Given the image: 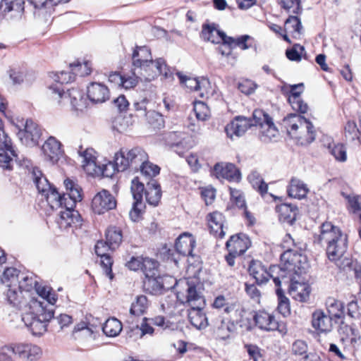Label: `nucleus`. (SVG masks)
<instances>
[{
	"instance_id": "nucleus-1",
	"label": "nucleus",
	"mask_w": 361,
	"mask_h": 361,
	"mask_svg": "<svg viewBox=\"0 0 361 361\" xmlns=\"http://www.w3.org/2000/svg\"><path fill=\"white\" fill-rule=\"evenodd\" d=\"M314 243L325 247L328 259L337 263L341 269L349 268L351 259H341L348 248V236L341 229L330 221L324 222L320 226V233L314 236Z\"/></svg>"
},
{
	"instance_id": "nucleus-2",
	"label": "nucleus",
	"mask_w": 361,
	"mask_h": 361,
	"mask_svg": "<svg viewBox=\"0 0 361 361\" xmlns=\"http://www.w3.org/2000/svg\"><path fill=\"white\" fill-rule=\"evenodd\" d=\"M22 321L34 336H40L47 330V325L54 317L53 308H49L44 302L31 298L22 308Z\"/></svg>"
},
{
	"instance_id": "nucleus-3",
	"label": "nucleus",
	"mask_w": 361,
	"mask_h": 361,
	"mask_svg": "<svg viewBox=\"0 0 361 361\" xmlns=\"http://www.w3.org/2000/svg\"><path fill=\"white\" fill-rule=\"evenodd\" d=\"M290 257L289 264L293 267L283 278H281V283L288 286L289 293L295 300L304 302L309 298L310 288L307 283L300 281V276L306 273L309 264L302 255H293Z\"/></svg>"
},
{
	"instance_id": "nucleus-4",
	"label": "nucleus",
	"mask_w": 361,
	"mask_h": 361,
	"mask_svg": "<svg viewBox=\"0 0 361 361\" xmlns=\"http://www.w3.org/2000/svg\"><path fill=\"white\" fill-rule=\"evenodd\" d=\"M293 254L290 252H283L281 255V264L272 265L269 270L259 260H252L248 267L250 275L255 280L258 285L266 283L271 278L276 286H281V278H283L286 273L290 271L293 267L290 265V260Z\"/></svg>"
},
{
	"instance_id": "nucleus-5",
	"label": "nucleus",
	"mask_w": 361,
	"mask_h": 361,
	"mask_svg": "<svg viewBox=\"0 0 361 361\" xmlns=\"http://www.w3.org/2000/svg\"><path fill=\"white\" fill-rule=\"evenodd\" d=\"M282 125L287 133L301 145H309L315 140L314 126L303 116L290 114L283 119Z\"/></svg>"
},
{
	"instance_id": "nucleus-6",
	"label": "nucleus",
	"mask_w": 361,
	"mask_h": 361,
	"mask_svg": "<svg viewBox=\"0 0 361 361\" xmlns=\"http://www.w3.org/2000/svg\"><path fill=\"white\" fill-rule=\"evenodd\" d=\"M148 159V155L141 147H134L131 149L122 148L115 154L114 163H109L105 166L103 175L111 176L112 174L107 173V168L111 167L114 171H123L128 168L137 170Z\"/></svg>"
},
{
	"instance_id": "nucleus-7",
	"label": "nucleus",
	"mask_w": 361,
	"mask_h": 361,
	"mask_svg": "<svg viewBox=\"0 0 361 361\" xmlns=\"http://www.w3.org/2000/svg\"><path fill=\"white\" fill-rule=\"evenodd\" d=\"M343 307L340 301L334 300L328 306V314L321 310L312 314V326L319 334H326L333 329V320L343 317Z\"/></svg>"
},
{
	"instance_id": "nucleus-8",
	"label": "nucleus",
	"mask_w": 361,
	"mask_h": 361,
	"mask_svg": "<svg viewBox=\"0 0 361 361\" xmlns=\"http://www.w3.org/2000/svg\"><path fill=\"white\" fill-rule=\"evenodd\" d=\"M22 272L14 267L6 268L1 277V281L5 284L8 288L6 292V298L8 302L13 307L17 308H22L26 305V299L22 293L18 291V285Z\"/></svg>"
},
{
	"instance_id": "nucleus-9",
	"label": "nucleus",
	"mask_w": 361,
	"mask_h": 361,
	"mask_svg": "<svg viewBox=\"0 0 361 361\" xmlns=\"http://www.w3.org/2000/svg\"><path fill=\"white\" fill-rule=\"evenodd\" d=\"M255 126H259V137L263 142L276 140L279 136V130L273 123L272 118L260 109L253 111Z\"/></svg>"
},
{
	"instance_id": "nucleus-10",
	"label": "nucleus",
	"mask_w": 361,
	"mask_h": 361,
	"mask_svg": "<svg viewBox=\"0 0 361 361\" xmlns=\"http://www.w3.org/2000/svg\"><path fill=\"white\" fill-rule=\"evenodd\" d=\"M48 90L52 98L57 100L59 103L69 102L71 106L76 110H78L85 105L83 94L77 88H72L67 92H64L57 85H49Z\"/></svg>"
},
{
	"instance_id": "nucleus-11",
	"label": "nucleus",
	"mask_w": 361,
	"mask_h": 361,
	"mask_svg": "<svg viewBox=\"0 0 361 361\" xmlns=\"http://www.w3.org/2000/svg\"><path fill=\"white\" fill-rule=\"evenodd\" d=\"M224 312L228 314L229 319L233 324L246 329L250 328L251 314L240 304L231 303L229 305H226Z\"/></svg>"
},
{
	"instance_id": "nucleus-12",
	"label": "nucleus",
	"mask_w": 361,
	"mask_h": 361,
	"mask_svg": "<svg viewBox=\"0 0 361 361\" xmlns=\"http://www.w3.org/2000/svg\"><path fill=\"white\" fill-rule=\"evenodd\" d=\"M169 281L176 282L175 279L169 276H161L157 274L154 276L145 278L143 287L146 292L152 295H159L163 293L164 290L173 288V285L170 284Z\"/></svg>"
},
{
	"instance_id": "nucleus-13",
	"label": "nucleus",
	"mask_w": 361,
	"mask_h": 361,
	"mask_svg": "<svg viewBox=\"0 0 361 361\" xmlns=\"http://www.w3.org/2000/svg\"><path fill=\"white\" fill-rule=\"evenodd\" d=\"M131 192L134 199L133 208L130 212V217L133 221H139L144 207L142 202L143 192L145 190L144 184L140 183L138 178L133 179L131 183Z\"/></svg>"
},
{
	"instance_id": "nucleus-14",
	"label": "nucleus",
	"mask_w": 361,
	"mask_h": 361,
	"mask_svg": "<svg viewBox=\"0 0 361 361\" xmlns=\"http://www.w3.org/2000/svg\"><path fill=\"white\" fill-rule=\"evenodd\" d=\"M15 355L21 361H38L42 355V350L31 343H14Z\"/></svg>"
},
{
	"instance_id": "nucleus-15",
	"label": "nucleus",
	"mask_w": 361,
	"mask_h": 361,
	"mask_svg": "<svg viewBox=\"0 0 361 361\" xmlns=\"http://www.w3.org/2000/svg\"><path fill=\"white\" fill-rule=\"evenodd\" d=\"M116 206L114 197L106 190H102L94 195L92 200V209L98 214L113 209Z\"/></svg>"
},
{
	"instance_id": "nucleus-16",
	"label": "nucleus",
	"mask_w": 361,
	"mask_h": 361,
	"mask_svg": "<svg viewBox=\"0 0 361 361\" xmlns=\"http://www.w3.org/2000/svg\"><path fill=\"white\" fill-rule=\"evenodd\" d=\"M255 126L252 118L244 116H237L225 127V131L228 137L233 140L242 136L251 126Z\"/></svg>"
},
{
	"instance_id": "nucleus-17",
	"label": "nucleus",
	"mask_w": 361,
	"mask_h": 361,
	"mask_svg": "<svg viewBox=\"0 0 361 361\" xmlns=\"http://www.w3.org/2000/svg\"><path fill=\"white\" fill-rule=\"evenodd\" d=\"M147 66H142L140 68V75H142L145 80H152L158 75H163L165 78L168 77V68L162 59H157L156 61L151 60L149 63H146Z\"/></svg>"
},
{
	"instance_id": "nucleus-18",
	"label": "nucleus",
	"mask_w": 361,
	"mask_h": 361,
	"mask_svg": "<svg viewBox=\"0 0 361 361\" xmlns=\"http://www.w3.org/2000/svg\"><path fill=\"white\" fill-rule=\"evenodd\" d=\"M61 147V143L58 140L50 136L42 147L45 159L53 164H56L63 154Z\"/></svg>"
},
{
	"instance_id": "nucleus-19",
	"label": "nucleus",
	"mask_w": 361,
	"mask_h": 361,
	"mask_svg": "<svg viewBox=\"0 0 361 361\" xmlns=\"http://www.w3.org/2000/svg\"><path fill=\"white\" fill-rule=\"evenodd\" d=\"M82 219L76 210L64 209L61 211L56 219L59 227L62 230L78 228L82 226Z\"/></svg>"
},
{
	"instance_id": "nucleus-20",
	"label": "nucleus",
	"mask_w": 361,
	"mask_h": 361,
	"mask_svg": "<svg viewBox=\"0 0 361 361\" xmlns=\"http://www.w3.org/2000/svg\"><path fill=\"white\" fill-rule=\"evenodd\" d=\"M0 142V167L11 170L13 165V157L17 155L13 149L12 142L8 136L1 139Z\"/></svg>"
},
{
	"instance_id": "nucleus-21",
	"label": "nucleus",
	"mask_w": 361,
	"mask_h": 361,
	"mask_svg": "<svg viewBox=\"0 0 361 361\" xmlns=\"http://www.w3.org/2000/svg\"><path fill=\"white\" fill-rule=\"evenodd\" d=\"M149 101L146 97L135 101L133 106L136 111L140 113V116H147L150 124L155 128H161L164 126V118L161 114L155 111H147V105Z\"/></svg>"
},
{
	"instance_id": "nucleus-22",
	"label": "nucleus",
	"mask_w": 361,
	"mask_h": 361,
	"mask_svg": "<svg viewBox=\"0 0 361 361\" xmlns=\"http://www.w3.org/2000/svg\"><path fill=\"white\" fill-rule=\"evenodd\" d=\"M176 75L180 80V84L185 86L190 90L199 91L200 97H204L205 94H207V89L209 86L208 79L188 77L183 75L181 72H177Z\"/></svg>"
},
{
	"instance_id": "nucleus-23",
	"label": "nucleus",
	"mask_w": 361,
	"mask_h": 361,
	"mask_svg": "<svg viewBox=\"0 0 361 361\" xmlns=\"http://www.w3.org/2000/svg\"><path fill=\"white\" fill-rule=\"evenodd\" d=\"M288 94V101L292 109L300 114H305L308 110V105L300 97L303 92V84L300 83L290 86Z\"/></svg>"
},
{
	"instance_id": "nucleus-24",
	"label": "nucleus",
	"mask_w": 361,
	"mask_h": 361,
	"mask_svg": "<svg viewBox=\"0 0 361 361\" xmlns=\"http://www.w3.org/2000/svg\"><path fill=\"white\" fill-rule=\"evenodd\" d=\"M200 37L204 41L213 44H219L222 42L224 45H226V41L228 36L224 32L219 30L215 23H211L202 25Z\"/></svg>"
},
{
	"instance_id": "nucleus-25",
	"label": "nucleus",
	"mask_w": 361,
	"mask_h": 361,
	"mask_svg": "<svg viewBox=\"0 0 361 361\" xmlns=\"http://www.w3.org/2000/svg\"><path fill=\"white\" fill-rule=\"evenodd\" d=\"M214 174L217 178L229 181H239L240 173L236 166L231 163H218L214 166Z\"/></svg>"
},
{
	"instance_id": "nucleus-26",
	"label": "nucleus",
	"mask_w": 361,
	"mask_h": 361,
	"mask_svg": "<svg viewBox=\"0 0 361 361\" xmlns=\"http://www.w3.org/2000/svg\"><path fill=\"white\" fill-rule=\"evenodd\" d=\"M250 245L249 238L245 234L240 233L231 236L226 243V247L228 252L241 255L245 252Z\"/></svg>"
},
{
	"instance_id": "nucleus-27",
	"label": "nucleus",
	"mask_w": 361,
	"mask_h": 361,
	"mask_svg": "<svg viewBox=\"0 0 361 361\" xmlns=\"http://www.w3.org/2000/svg\"><path fill=\"white\" fill-rule=\"evenodd\" d=\"M188 286L186 290L185 300L183 302L184 305L190 308L204 307L205 300L201 292L197 290L195 285L190 284L189 281H185Z\"/></svg>"
},
{
	"instance_id": "nucleus-28",
	"label": "nucleus",
	"mask_w": 361,
	"mask_h": 361,
	"mask_svg": "<svg viewBox=\"0 0 361 361\" xmlns=\"http://www.w3.org/2000/svg\"><path fill=\"white\" fill-rule=\"evenodd\" d=\"M87 97L92 103H103L109 98L106 86L99 82H92L87 87Z\"/></svg>"
},
{
	"instance_id": "nucleus-29",
	"label": "nucleus",
	"mask_w": 361,
	"mask_h": 361,
	"mask_svg": "<svg viewBox=\"0 0 361 361\" xmlns=\"http://www.w3.org/2000/svg\"><path fill=\"white\" fill-rule=\"evenodd\" d=\"M195 243V239L191 234L184 233L176 239L175 247L176 251L183 256H193L192 251Z\"/></svg>"
},
{
	"instance_id": "nucleus-30",
	"label": "nucleus",
	"mask_w": 361,
	"mask_h": 361,
	"mask_svg": "<svg viewBox=\"0 0 361 361\" xmlns=\"http://www.w3.org/2000/svg\"><path fill=\"white\" fill-rule=\"evenodd\" d=\"M210 233L216 238H223L225 235L224 224L225 221L224 215L219 212H214L207 217Z\"/></svg>"
},
{
	"instance_id": "nucleus-31",
	"label": "nucleus",
	"mask_w": 361,
	"mask_h": 361,
	"mask_svg": "<svg viewBox=\"0 0 361 361\" xmlns=\"http://www.w3.org/2000/svg\"><path fill=\"white\" fill-rule=\"evenodd\" d=\"M256 325L265 331H275L278 329L279 324L275 317L265 311H259L254 316Z\"/></svg>"
},
{
	"instance_id": "nucleus-32",
	"label": "nucleus",
	"mask_w": 361,
	"mask_h": 361,
	"mask_svg": "<svg viewBox=\"0 0 361 361\" xmlns=\"http://www.w3.org/2000/svg\"><path fill=\"white\" fill-rule=\"evenodd\" d=\"M19 276L20 279L17 287L18 291H20L22 295L25 296L26 301L28 302L32 298L28 293L35 288L38 282L36 276L32 274L22 272L21 276Z\"/></svg>"
},
{
	"instance_id": "nucleus-33",
	"label": "nucleus",
	"mask_w": 361,
	"mask_h": 361,
	"mask_svg": "<svg viewBox=\"0 0 361 361\" xmlns=\"http://www.w3.org/2000/svg\"><path fill=\"white\" fill-rule=\"evenodd\" d=\"M204 307H193L188 310V319L190 324L197 329H205L209 323L203 311Z\"/></svg>"
},
{
	"instance_id": "nucleus-34",
	"label": "nucleus",
	"mask_w": 361,
	"mask_h": 361,
	"mask_svg": "<svg viewBox=\"0 0 361 361\" xmlns=\"http://www.w3.org/2000/svg\"><path fill=\"white\" fill-rule=\"evenodd\" d=\"M161 197V186L156 180L152 179L147 183L145 198L147 202L153 206H157Z\"/></svg>"
},
{
	"instance_id": "nucleus-35",
	"label": "nucleus",
	"mask_w": 361,
	"mask_h": 361,
	"mask_svg": "<svg viewBox=\"0 0 361 361\" xmlns=\"http://www.w3.org/2000/svg\"><path fill=\"white\" fill-rule=\"evenodd\" d=\"M94 153V152L92 149H87L80 153V156L82 159V166L86 173L90 175H94L98 172L96 164V157Z\"/></svg>"
},
{
	"instance_id": "nucleus-36",
	"label": "nucleus",
	"mask_w": 361,
	"mask_h": 361,
	"mask_svg": "<svg viewBox=\"0 0 361 361\" xmlns=\"http://www.w3.org/2000/svg\"><path fill=\"white\" fill-rule=\"evenodd\" d=\"M308 192L307 185L302 180L297 178L291 179L288 188V194L290 197L301 200L307 196Z\"/></svg>"
},
{
	"instance_id": "nucleus-37",
	"label": "nucleus",
	"mask_w": 361,
	"mask_h": 361,
	"mask_svg": "<svg viewBox=\"0 0 361 361\" xmlns=\"http://www.w3.org/2000/svg\"><path fill=\"white\" fill-rule=\"evenodd\" d=\"M41 136V130L32 120H27L24 128V137L29 140L27 144L35 145Z\"/></svg>"
},
{
	"instance_id": "nucleus-38",
	"label": "nucleus",
	"mask_w": 361,
	"mask_h": 361,
	"mask_svg": "<svg viewBox=\"0 0 361 361\" xmlns=\"http://www.w3.org/2000/svg\"><path fill=\"white\" fill-rule=\"evenodd\" d=\"M133 64L137 68L147 66L146 63L152 60L151 51L147 47H139L134 50L133 54Z\"/></svg>"
},
{
	"instance_id": "nucleus-39",
	"label": "nucleus",
	"mask_w": 361,
	"mask_h": 361,
	"mask_svg": "<svg viewBox=\"0 0 361 361\" xmlns=\"http://www.w3.org/2000/svg\"><path fill=\"white\" fill-rule=\"evenodd\" d=\"M149 320L147 318H143L142 322L140 326L135 325V326L130 327L128 331V337L132 338L134 340L142 338L146 334L152 335L154 333V329L152 326V324L148 323Z\"/></svg>"
},
{
	"instance_id": "nucleus-40",
	"label": "nucleus",
	"mask_w": 361,
	"mask_h": 361,
	"mask_svg": "<svg viewBox=\"0 0 361 361\" xmlns=\"http://www.w3.org/2000/svg\"><path fill=\"white\" fill-rule=\"evenodd\" d=\"M35 289L37 295L42 299L37 300L44 302L49 308H52L51 305H54L57 300V295L52 291V289L50 287L39 285V283L35 286Z\"/></svg>"
},
{
	"instance_id": "nucleus-41",
	"label": "nucleus",
	"mask_w": 361,
	"mask_h": 361,
	"mask_svg": "<svg viewBox=\"0 0 361 361\" xmlns=\"http://www.w3.org/2000/svg\"><path fill=\"white\" fill-rule=\"evenodd\" d=\"M121 229L116 226H109L106 231V241L109 244L111 250L117 248L122 242Z\"/></svg>"
},
{
	"instance_id": "nucleus-42",
	"label": "nucleus",
	"mask_w": 361,
	"mask_h": 361,
	"mask_svg": "<svg viewBox=\"0 0 361 361\" xmlns=\"http://www.w3.org/2000/svg\"><path fill=\"white\" fill-rule=\"evenodd\" d=\"M253 42L254 39L250 35H245L236 38L228 37L226 44L230 49L238 47L243 50H245L252 47Z\"/></svg>"
},
{
	"instance_id": "nucleus-43",
	"label": "nucleus",
	"mask_w": 361,
	"mask_h": 361,
	"mask_svg": "<svg viewBox=\"0 0 361 361\" xmlns=\"http://www.w3.org/2000/svg\"><path fill=\"white\" fill-rule=\"evenodd\" d=\"M32 176L38 192L42 195L44 194L45 192H47L52 187L47 178L43 176L42 171L37 168L33 169Z\"/></svg>"
},
{
	"instance_id": "nucleus-44",
	"label": "nucleus",
	"mask_w": 361,
	"mask_h": 361,
	"mask_svg": "<svg viewBox=\"0 0 361 361\" xmlns=\"http://www.w3.org/2000/svg\"><path fill=\"white\" fill-rule=\"evenodd\" d=\"M247 179L252 188L255 189L262 197H264L268 190V185L257 171H252L247 177Z\"/></svg>"
},
{
	"instance_id": "nucleus-45",
	"label": "nucleus",
	"mask_w": 361,
	"mask_h": 361,
	"mask_svg": "<svg viewBox=\"0 0 361 361\" xmlns=\"http://www.w3.org/2000/svg\"><path fill=\"white\" fill-rule=\"evenodd\" d=\"M122 330L121 322L116 318L108 319L102 326V331L109 337L117 336Z\"/></svg>"
},
{
	"instance_id": "nucleus-46",
	"label": "nucleus",
	"mask_w": 361,
	"mask_h": 361,
	"mask_svg": "<svg viewBox=\"0 0 361 361\" xmlns=\"http://www.w3.org/2000/svg\"><path fill=\"white\" fill-rule=\"evenodd\" d=\"M45 197L48 204L51 208L59 207L63 200L68 199L66 195H61L54 187H51L42 195Z\"/></svg>"
},
{
	"instance_id": "nucleus-47",
	"label": "nucleus",
	"mask_w": 361,
	"mask_h": 361,
	"mask_svg": "<svg viewBox=\"0 0 361 361\" xmlns=\"http://www.w3.org/2000/svg\"><path fill=\"white\" fill-rule=\"evenodd\" d=\"M280 221L292 224L295 219V208L287 204H283L276 207Z\"/></svg>"
},
{
	"instance_id": "nucleus-48",
	"label": "nucleus",
	"mask_w": 361,
	"mask_h": 361,
	"mask_svg": "<svg viewBox=\"0 0 361 361\" xmlns=\"http://www.w3.org/2000/svg\"><path fill=\"white\" fill-rule=\"evenodd\" d=\"M276 293L278 298V311L283 316L286 317L290 313V302L288 298L284 295L281 286H276Z\"/></svg>"
},
{
	"instance_id": "nucleus-49",
	"label": "nucleus",
	"mask_w": 361,
	"mask_h": 361,
	"mask_svg": "<svg viewBox=\"0 0 361 361\" xmlns=\"http://www.w3.org/2000/svg\"><path fill=\"white\" fill-rule=\"evenodd\" d=\"M49 76L56 82L54 85H59L61 89H62L61 85L63 84L71 82L75 78L74 72L71 69L69 71H63L59 73H52Z\"/></svg>"
},
{
	"instance_id": "nucleus-50",
	"label": "nucleus",
	"mask_w": 361,
	"mask_h": 361,
	"mask_svg": "<svg viewBox=\"0 0 361 361\" xmlns=\"http://www.w3.org/2000/svg\"><path fill=\"white\" fill-rule=\"evenodd\" d=\"M64 185L67 192L65 194L68 199H72L80 202L82 200L80 188L70 179L64 180Z\"/></svg>"
},
{
	"instance_id": "nucleus-51",
	"label": "nucleus",
	"mask_w": 361,
	"mask_h": 361,
	"mask_svg": "<svg viewBox=\"0 0 361 361\" xmlns=\"http://www.w3.org/2000/svg\"><path fill=\"white\" fill-rule=\"evenodd\" d=\"M147 307L148 300L147 297L145 295L137 296L136 301L131 305L130 313L135 316L141 315L146 311Z\"/></svg>"
},
{
	"instance_id": "nucleus-52",
	"label": "nucleus",
	"mask_w": 361,
	"mask_h": 361,
	"mask_svg": "<svg viewBox=\"0 0 361 361\" xmlns=\"http://www.w3.org/2000/svg\"><path fill=\"white\" fill-rule=\"evenodd\" d=\"M139 169L142 175L146 178H149V180H152L153 177L157 176L160 172V167L149 161L148 159H147Z\"/></svg>"
},
{
	"instance_id": "nucleus-53",
	"label": "nucleus",
	"mask_w": 361,
	"mask_h": 361,
	"mask_svg": "<svg viewBox=\"0 0 361 361\" xmlns=\"http://www.w3.org/2000/svg\"><path fill=\"white\" fill-rule=\"evenodd\" d=\"M279 4L286 11L298 14L302 11L301 0H277Z\"/></svg>"
},
{
	"instance_id": "nucleus-54",
	"label": "nucleus",
	"mask_w": 361,
	"mask_h": 361,
	"mask_svg": "<svg viewBox=\"0 0 361 361\" xmlns=\"http://www.w3.org/2000/svg\"><path fill=\"white\" fill-rule=\"evenodd\" d=\"M342 195L347 200V207L350 212L355 214L361 211V195H347L344 192L342 193Z\"/></svg>"
},
{
	"instance_id": "nucleus-55",
	"label": "nucleus",
	"mask_w": 361,
	"mask_h": 361,
	"mask_svg": "<svg viewBox=\"0 0 361 361\" xmlns=\"http://www.w3.org/2000/svg\"><path fill=\"white\" fill-rule=\"evenodd\" d=\"M157 267L158 263L157 261L148 257L143 258L141 270L145 274V278L157 275Z\"/></svg>"
},
{
	"instance_id": "nucleus-56",
	"label": "nucleus",
	"mask_w": 361,
	"mask_h": 361,
	"mask_svg": "<svg viewBox=\"0 0 361 361\" xmlns=\"http://www.w3.org/2000/svg\"><path fill=\"white\" fill-rule=\"evenodd\" d=\"M69 68L74 72L75 76L79 75L80 77L90 74L92 71L91 63L89 61H85L82 63L80 62L71 63Z\"/></svg>"
},
{
	"instance_id": "nucleus-57",
	"label": "nucleus",
	"mask_w": 361,
	"mask_h": 361,
	"mask_svg": "<svg viewBox=\"0 0 361 361\" xmlns=\"http://www.w3.org/2000/svg\"><path fill=\"white\" fill-rule=\"evenodd\" d=\"M194 111L199 121H204L210 117V110L203 102H196L194 104Z\"/></svg>"
},
{
	"instance_id": "nucleus-58",
	"label": "nucleus",
	"mask_w": 361,
	"mask_h": 361,
	"mask_svg": "<svg viewBox=\"0 0 361 361\" xmlns=\"http://www.w3.org/2000/svg\"><path fill=\"white\" fill-rule=\"evenodd\" d=\"M285 27L286 30H289L297 35H300L302 30L300 18L295 16H289L285 22Z\"/></svg>"
},
{
	"instance_id": "nucleus-59",
	"label": "nucleus",
	"mask_w": 361,
	"mask_h": 361,
	"mask_svg": "<svg viewBox=\"0 0 361 361\" xmlns=\"http://www.w3.org/2000/svg\"><path fill=\"white\" fill-rule=\"evenodd\" d=\"M130 126V118L122 115L117 116L113 121L114 129L121 133L127 131Z\"/></svg>"
},
{
	"instance_id": "nucleus-60",
	"label": "nucleus",
	"mask_w": 361,
	"mask_h": 361,
	"mask_svg": "<svg viewBox=\"0 0 361 361\" xmlns=\"http://www.w3.org/2000/svg\"><path fill=\"white\" fill-rule=\"evenodd\" d=\"M6 13L15 11L21 13L24 11V0H1Z\"/></svg>"
},
{
	"instance_id": "nucleus-61",
	"label": "nucleus",
	"mask_w": 361,
	"mask_h": 361,
	"mask_svg": "<svg viewBox=\"0 0 361 361\" xmlns=\"http://www.w3.org/2000/svg\"><path fill=\"white\" fill-rule=\"evenodd\" d=\"M331 154L339 161H345L347 159L346 149L342 144L334 145L329 147Z\"/></svg>"
},
{
	"instance_id": "nucleus-62",
	"label": "nucleus",
	"mask_w": 361,
	"mask_h": 361,
	"mask_svg": "<svg viewBox=\"0 0 361 361\" xmlns=\"http://www.w3.org/2000/svg\"><path fill=\"white\" fill-rule=\"evenodd\" d=\"M345 136L348 140H355L359 137V131L355 122L348 121L345 126Z\"/></svg>"
},
{
	"instance_id": "nucleus-63",
	"label": "nucleus",
	"mask_w": 361,
	"mask_h": 361,
	"mask_svg": "<svg viewBox=\"0 0 361 361\" xmlns=\"http://www.w3.org/2000/svg\"><path fill=\"white\" fill-rule=\"evenodd\" d=\"M341 332H347L349 341L351 343H356L357 341L360 338L359 329L353 325L343 326L341 328Z\"/></svg>"
},
{
	"instance_id": "nucleus-64",
	"label": "nucleus",
	"mask_w": 361,
	"mask_h": 361,
	"mask_svg": "<svg viewBox=\"0 0 361 361\" xmlns=\"http://www.w3.org/2000/svg\"><path fill=\"white\" fill-rule=\"evenodd\" d=\"M13 355H15L14 344L4 345L0 349V361H14Z\"/></svg>"
}]
</instances>
